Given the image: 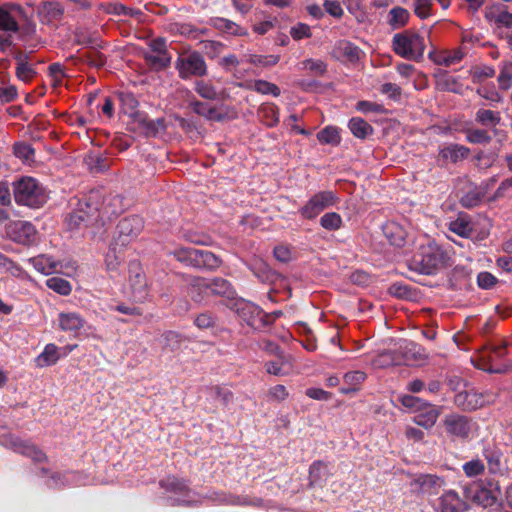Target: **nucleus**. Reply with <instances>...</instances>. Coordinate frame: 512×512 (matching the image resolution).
Returning <instances> with one entry per match:
<instances>
[{
  "mask_svg": "<svg viewBox=\"0 0 512 512\" xmlns=\"http://www.w3.org/2000/svg\"><path fill=\"white\" fill-rule=\"evenodd\" d=\"M449 258L446 252L434 243L423 245L412 256L409 268L421 274H433L447 266Z\"/></svg>",
  "mask_w": 512,
  "mask_h": 512,
  "instance_id": "f257e3e1",
  "label": "nucleus"
},
{
  "mask_svg": "<svg viewBox=\"0 0 512 512\" xmlns=\"http://www.w3.org/2000/svg\"><path fill=\"white\" fill-rule=\"evenodd\" d=\"M393 51L400 57L420 62L425 51V41L422 36L413 30L397 33L392 41Z\"/></svg>",
  "mask_w": 512,
  "mask_h": 512,
  "instance_id": "f03ea898",
  "label": "nucleus"
},
{
  "mask_svg": "<svg viewBox=\"0 0 512 512\" xmlns=\"http://www.w3.org/2000/svg\"><path fill=\"white\" fill-rule=\"evenodd\" d=\"M13 194L16 203L32 208H39L47 201L44 189L32 177H22L14 182Z\"/></svg>",
  "mask_w": 512,
  "mask_h": 512,
  "instance_id": "7ed1b4c3",
  "label": "nucleus"
},
{
  "mask_svg": "<svg viewBox=\"0 0 512 512\" xmlns=\"http://www.w3.org/2000/svg\"><path fill=\"white\" fill-rule=\"evenodd\" d=\"M174 256L180 262L192 265L196 268L217 269L222 260L214 253L195 248H179L174 251Z\"/></svg>",
  "mask_w": 512,
  "mask_h": 512,
  "instance_id": "20e7f679",
  "label": "nucleus"
},
{
  "mask_svg": "<svg viewBox=\"0 0 512 512\" xmlns=\"http://www.w3.org/2000/svg\"><path fill=\"white\" fill-rule=\"evenodd\" d=\"M115 244L122 247L135 241L144 229V220L138 215L121 219L117 225Z\"/></svg>",
  "mask_w": 512,
  "mask_h": 512,
  "instance_id": "39448f33",
  "label": "nucleus"
},
{
  "mask_svg": "<svg viewBox=\"0 0 512 512\" xmlns=\"http://www.w3.org/2000/svg\"><path fill=\"white\" fill-rule=\"evenodd\" d=\"M128 273L131 297L135 302H144L149 295V286L141 264L138 261H132L129 264Z\"/></svg>",
  "mask_w": 512,
  "mask_h": 512,
  "instance_id": "423d86ee",
  "label": "nucleus"
},
{
  "mask_svg": "<svg viewBox=\"0 0 512 512\" xmlns=\"http://www.w3.org/2000/svg\"><path fill=\"white\" fill-rule=\"evenodd\" d=\"M176 69L182 79H188L192 76L202 77L207 74L206 62L199 52H192L179 57L176 61Z\"/></svg>",
  "mask_w": 512,
  "mask_h": 512,
  "instance_id": "0eeeda50",
  "label": "nucleus"
},
{
  "mask_svg": "<svg viewBox=\"0 0 512 512\" xmlns=\"http://www.w3.org/2000/svg\"><path fill=\"white\" fill-rule=\"evenodd\" d=\"M78 205L86 210L89 218L97 222L103 221L105 217L114 213V211L109 210L108 205H105V198L100 190H91L79 201Z\"/></svg>",
  "mask_w": 512,
  "mask_h": 512,
  "instance_id": "6e6552de",
  "label": "nucleus"
},
{
  "mask_svg": "<svg viewBox=\"0 0 512 512\" xmlns=\"http://www.w3.org/2000/svg\"><path fill=\"white\" fill-rule=\"evenodd\" d=\"M336 196L331 191H322L315 194L301 209V214L307 219H313L324 209L336 203Z\"/></svg>",
  "mask_w": 512,
  "mask_h": 512,
  "instance_id": "1a4fd4ad",
  "label": "nucleus"
},
{
  "mask_svg": "<svg viewBox=\"0 0 512 512\" xmlns=\"http://www.w3.org/2000/svg\"><path fill=\"white\" fill-rule=\"evenodd\" d=\"M500 495V491L498 488L488 489L479 485L465 487L464 496L466 499L472 500L474 503L481 505L483 507H492L498 497Z\"/></svg>",
  "mask_w": 512,
  "mask_h": 512,
  "instance_id": "9d476101",
  "label": "nucleus"
},
{
  "mask_svg": "<svg viewBox=\"0 0 512 512\" xmlns=\"http://www.w3.org/2000/svg\"><path fill=\"white\" fill-rule=\"evenodd\" d=\"M131 125L134 131H138L147 137H154L160 131H164L166 128L164 118H159L154 121L148 119L141 113L135 114V118L133 119Z\"/></svg>",
  "mask_w": 512,
  "mask_h": 512,
  "instance_id": "9b49d317",
  "label": "nucleus"
},
{
  "mask_svg": "<svg viewBox=\"0 0 512 512\" xmlns=\"http://www.w3.org/2000/svg\"><path fill=\"white\" fill-rule=\"evenodd\" d=\"M444 483V479L437 475L421 474L411 482V486L420 493L432 495L438 494Z\"/></svg>",
  "mask_w": 512,
  "mask_h": 512,
  "instance_id": "f8f14e48",
  "label": "nucleus"
},
{
  "mask_svg": "<svg viewBox=\"0 0 512 512\" xmlns=\"http://www.w3.org/2000/svg\"><path fill=\"white\" fill-rule=\"evenodd\" d=\"M444 426L447 433L460 438H467L471 430L469 419L457 414L446 416Z\"/></svg>",
  "mask_w": 512,
  "mask_h": 512,
  "instance_id": "ddd939ff",
  "label": "nucleus"
},
{
  "mask_svg": "<svg viewBox=\"0 0 512 512\" xmlns=\"http://www.w3.org/2000/svg\"><path fill=\"white\" fill-rule=\"evenodd\" d=\"M8 234L16 242L28 244L34 240L36 229L25 221H15L8 226Z\"/></svg>",
  "mask_w": 512,
  "mask_h": 512,
  "instance_id": "4468645a",
  "label": "nucleus"
},
{
  "mask_svg": "<svg viewBox=\"0 0 512 512\" xmlns=\"http://www.w3.org/2000/svg\"><path fill=\"white\" fill-rule=\"evenodd\" d=\"M506 355V343L493 346L489 354L482 357V360L487 361V365L483 369L489 373H506L509 370V365L504 363L501 365H495L496 361L502 359Z\"/></svg>",
  "mask_w": 512,
  "mask_h": 512,
  "instance_id": "2eb2a0df",
  "label": "nucleus"
},
{
  "mask_svg": "<svg viewBox=\"0 0 512 512\" xmlns=\"http://www.w3.org/2000/svg\"><path fill=\"white\" fill-rule=\"evenodd\" d=\"M467 509L465 501L458 494L449 490L440 497L438 512H462Z\"/></svg>",
  "mask_w": 512,
  "mask_h": 512,
  "instance_id": "dca6fc26",
  "label": "nucleus"
},
{
  "mask_svg": "<svg viewBox=\"0 0 512 512\" xmlns=\"http://www.w3.org/2000/svg\"><path fill=\"white\" fill-rule=\"evenodd\" d=\"M454 403L463 410H476L483 407V400L477 391H461L454 397Z\"/></svg>",
  "mask_w": 512,
  "mask_h": 512,
  "instance_id": "f3484780",
  "label": "nucleus"
},
{
  "mask_svg": "<svg viewBox=\"0 0 512 512\" xmlns=\"http://www.w3.org/2000/svg\"><path fill=\"white\" fill-rule=\"evenodd\" d=\"M399 356L401 364H411L427 359L428 354L414 342H409L405 346H401L399 349Z\"/></svg>",
  "mask_w": 512,
  "mask_h": 512,
  "instance_id": "a211bd4d",
  "label": "nucleus"
},
{
  "mask_svg": "<svg viewBox=\"0 0 512 512\" xmlns=\"http://www.w3.org/2000/svg\"><path fill=\"white\" fill-rule=\"evenodd\" d=\"M418 412L415 416V422L424 428H431L441 414V407L426 402Z\"/></svg>",
  "mask_w": 512,
  "mask_h": 512,
  "instance_id": "6ab92c4d",
  "label": "nucleus"
},
{
  "mask_svg": "<svg viewBox=\"0 0 512 512\" xmlns=\"http://www.w3.org/2000/svg\"><path fill=\"white\" fill-rule=\"evenodd\" d=\"M12 446L15 451L30 457L35 463H42L47 461L46 454L42 452L37 446L29 442L16 439L12 441Z\"/></svg>",
  "mask_w": 512,
  "mask_h": 512,
  "instance_id": "aec40b11",
  "label": "nucleus"
},
{
  "mask_svg": "<svg viewBox=\"0 0 512 512\" xmlns=\"http://www.w3.org/2000/svg\"><path fill=\"white\" fill-rule=\"evenodd\" d=\"M208 279L202 277H191L187 285V293L194 302H202L208 295Z\"/></svg>",
  "mask_w": 512,
  "mask_h": 512,
  "instance_id": "412c9836",
  "label": "nucleus"
},
{
  "mask_svg": "<svg viewBox=\"0 0 512 512\" xmlns=\"http://www.w3.org/2000/svg\"><path fill=\"white\" fill-rule=\"evenodd\" d=\"M464 57V53L461 49H455L452 51H444L436 53L435 51L429 52V58L437 65H444L446 67L451 66L454 63L461 61Z\"/></svg>",
  "mask_w": 512,
  "mask_h": 512,
  "instance_id": "4be33fe9",
  "label": "nucleus"
},
{
  "mask_svg": "<svg viewBox=\"0 0 512 512\" xmlns=\"http://www.w3.org/2000/svg\"><path fill=\"white\" fill-rule=\"evenodd\" d=\"M338 57L345 59L350 63H357L360 60L361 50L358 46L349 41H340L335 49Z\"/></svg>",
  "mask_w": 512,
  "mask_h": 512,
  "instance_id": "5701e85b",
  "label": "nucleus"
},
{
  "mask_svg": "<svg viewBox=\"0 0 512 512\" xmlns=\"http://www.w3.org/2000/svg\"><path fill=\"white\" fill-rule=\"evenodd\" d=\"M384 234L391 245L401 247L405 243V231L394 222L387 223L384 226Z\"/></svg>",
  "mask_w": 512,
  "mask_h": 512,
  "instance_id": "b1692460",
  "label": "nucleus"
},
{
  "mask_svg": "<svg viewBox=\"0 0 512 512\" xmlns=\"http://www.w3.org/2000/svg\"><path fill=\"white\" fill-rule=\"evenodd\" d=\"M470 154V149L468 147L452 144L440 151V155L442 158L446 160H450L452 163H456L460 160L466 159Z\"/></svg>",
  "mask_w": 512,
  "mask_h": 512,
  "instance_id": "393cba45",
  "label": "nucleus"
},
{
  "mask_svg": "<svg viewBox=\"0 0 512 512\" xmlns=\"http://www.w3.org/2000/svg\"><path fill=\"white\" fill-rule=\"evenodd\" d=\"M401 359L399 350L382 351L372 361V365L376 368H387L393 365H400Z\"/></svg>",
  "mask_w": 512,
  "mask_h": 512,
  "instance_id": "a878e982",
  "label": "nucleus"
},
{
  "mask_svg": "<svg viewBox=\"0 0 512 512\" xmlns=\"http://www.w3.org/2000/svg\"><path fill=\"white\" fill-rule=\"evenodd\" d=\"M410 18L408 10L400 6L392 8L388 13V24L393 29L403 28Z\"/></svg>",
  "mask_w": 512,
  "mask_h": 512,
  "instance_id": "bb28decb",
  "label": "nucleus"
},
{
  "mask_svg": "<svg viewBox=\"0 0 512 512\" xmlns=\"http://www.w3.org/2000/svg\"><path fill=\"white\" fill-rule=\"evenodd\" d=\"M208 287L209 291L213 295L225 296L228 298H232L234 296L232 286L226 279L214 278L213 280H208Z\"/></svg>",
  "mask_w": 512,
  "mask_h": 512,
  "instance_id": "cd10ccee",
  "label": "nucleus"
},
{
  "mask_svg": "<svg viewBox=\"0 0 512 512\" xmlns=\"http://www.w3.org/2000/svg\"><path fill=\"white\" fill-rule=\"evenodd\" d=\"M97 223L96 220L89 218L85 209L80 208L78 205L77 209L74 210L68 219V225L71 229L79 228L82 224L85 226Z\"/></svg>",
  "mask_w": 512,
  "mask_h": 512,
  "instance_id": "c85d7f7f",
  "label": "nucleus"
},
{
  "mask_svg": "<svg viewBox=\"0 0 512 512\" xmlns=\"http://www.w3.org/2000/svg\"><path fill=\"white\" fill-rule=\"evenodd\" d=\"M190 106L196 114L209 120L221 121L223 119V116L214 107H210L206 103L195 100L190 102Z\"/></svg>",
  "mask_w": 512,
  "mask_h": 512,
  "instance_id": "c756f323",
  "label": "nucleus"
},
{
  "mask_svg": "<svg viewBox=\"0 0 512 512\" xmlns=\"http://www.w3.org/2000/svg\"><path fill=\"white\" fill-rule=\"evenodd\" d=\"M145 60L152 69L159 71L170 65L171 57L168 54L146 52Z\"/></svg>",
  "mask_w": 512,
  "mask_h": 512,
  "instance_id": "7c9ffc66",
  "label": "nucleus"
},
{
  "mask_svg": "<svg viewBox=\"0 0 512 512\" xmlns=\"http://www.w3.org/2000/svg\"><path fill=\"white\" fill-rule=\"evenodd\" d=\"M247 88L263 95L272 94L275 97L280 95L279 87L276 84L266 80H253L247 85Z\"/></svg>",
  "mask_w": 512,
  "mask_h": 512,
  "instance_id": "2f4dec72",
  "label": "nucleus"
},
{
  "mask_svg": "<svg viewBox=\"0 0 512 512\" xmlns=\"http://www.w3.org/2000/svg\"><path fill=\"white\" fill-rule=\"evenodd\" d=\"M160 486L167 491L174 493H187L189 488L184 479L177 478L175 476H168L160 481Z\"/></svg>",
  "mask_w": 512,
  "mask_h": 512,
  "instance_id": "473e14b6",
  "label": "nucleus"
},
{
  "mask_svg": "<svg viewBox=\"0 0 512 512\" xmlns=\"http://www.w3.org/2000/svg\"><path fill=\"white\" fill-rule=\"evenodd\" d=\"M466 140L471 144L487 145L491 142L492 137L485 129L468 128L465 130Z\"/></svg>",
  "mask_w": 512,
  "mask_h": 512,
  "instance_id": "72a5a7b5",
  "label": "nucleus"
},
{
  "mask_svg": "<svg viewBox=\"0 0 512 512\" xmlns=\"http://www.w3.org/2000/svg\"><path fill=\"white\" fill-rule=\"evenodd\" d=\"M245 61L257 67L266 68L276 65L279 61V56L247 54L245 55Z\"/></svg>",
  "mask_w": 512,
  "mask_h": 512,
  "instance_id": "f704fd0d",
  "label": "nucleus"
},
{
  "mask_svg": "<svg viewBox=\"0 0 512 512\" xmlns=\"http://www.w3.org/2000/svg\"><path fill=\"white\" fill-rule=\"evenodd\" d=\"M351 132L358 138L364 139L373 132L372 126L362 118H352L349 122Z\"/></svg>",
  "mask_w": 512,
  "mask_h": 512,
  "instance_id": "c9c22d12",
  "label": "nucleus"
},
{
  "mask_svg": "<svg viewBox=\"0 0 512 512\" xmlns=\"http://www.w3.org/2000/svg\"><path fill=\"white\" fill-rule=\"evenodd\" d=\"M262 121L269 127L275 126L279 122V111L274 104H263L259 109Z\"/></svg>",
  "mask_w": 512,
  "mask_h": 512,
  "instance_id": "e433bc0d",
  "label": "nucleus"
},
{
  "mask_svg": "<svg viewBox=\"0 0 512 512\" xmlns=\"http://www.w3.org/2000/svg\"><path fill=\"white\" fill-rule=\"evenodd\" d=\"M60 327L63 330L75 331L83 326V319L75 313L60 314Z\"/></svg>",
  "mask_w": 512,
  "mask_h": 512,
  "instance_id": "4c0bfd02",
  "label": "nucleus"
},
{
  "mask_svg": "<svg viewBox=\"0 0 512 512\" xmlns=\"http://www.w3.org/2000/svg\"><path fill=\"white\" fill-rule=\"evenodd\" d=\"M476 121L477 123L483 125V126H496L500 123L501 117L499 112H494L492 110L488 109H479L476 112Z\"/></svg>",
  "mask_w": 512,
  "mask_h": 512,
  "instance_id": "58836bf2",
  "label": "nucleus"
},
{
  "mask_svg": "<svg viewBox=\"0 0 512 512\" xmlns=\"http://www.w3.org/2000/svg\"><path fill=\"white\" fill-rule=\"evenodd\" d=\"M101 47L102 45L99 43V46H92L87 53L83 54L82 57L87 61L89 65L100 68L105 64L106 58L99 51V48Z\"/></svg>",
  "mask_w": 512,
  "mask_h": 512,
  "instance_id": "ea45409f",
  "label": "nucleus"
},
{
  "mask_svg": "<svg viewBox=\"0 0 512 512\" xmlns=\"http://www.w3.org/2000/svg\"><path fill=\"white\" fill-rule=\"evenodd\" d=\"M317 138L324 144L338 145L340 143L338 129L332 126H327L318 132Z\"/></svg>",
  "mask_w": 512,
  "mask_h": 512,
  "instance_id": "a19ab883",
  "label": "nucleus"
},
{
  "mask_svg": "<svg viewBox=\"0 0 512 512\" xmlns=\"http://www.w3.org/2000/svg\"><path fill=\"white\" fill-rule=\"evenodd\" d=\"M33 266L44 274L53 273L56 270L57 263L44 255L31 259Z\"/></svg>",
  "mask_w": 512,
  "mask_h": 512,
  "instance_id": "79ce46f5",
  "label": "nucleus"
},
{
  "mask_svg": "<svg viewBox=\"0 0 512 512\" xmlns=\"http://www.w3.org/2000/svg\"><path fill=\"white\" fill-rule=\"evenodd\" d=\"M437 85L445 91L457 93L460 90V85L458 84L457 80L450 76L447 71H441L439 73Z\"/></svg>",
  "mask_w": 512,
  "mask_h": 512,
  "instance_id": "37998d69",
  "label": "nucleus"
},
{
  "mask_svg": "<svg viewBox=\"0 0 512 512\" xmlns=\"http://www.w3.org/2000/svg\"><path fill=\"white\" fill-rule=\"evenodd\" d=\"M0 30L16 32L18 30V22L10 11L0 8Z\"/></svg>",
  "mask_w": 512,
  "mask_h": 512,
  "instance_id": "c03bdc74",
  "label": "nucleus"
},
{
  "mask_svg": "<svg viewBox=\"0 0 512 512\" xmlns=\"http://www.w3.org/2000/svg\"><path fill=\"white\" fill-rule=\"evenodd\" d=\"M195 91L202 98L207 100H217L219 98V93L216 91L215 87L204 81H197L195 83Z\"/></svg>",
  "mask_w": 512,
  "mask_h": 512,
  "instance_id": "a18cd8bd",
  "label": "nucleus"
},
{
  "mask_svg": "<svg viewBox=\"0 0 512 512\" xmlns=\"http://www.w3.org/2000/svg\"><path fill=\"white\" fill-rule=\"evenodd\" d=\"M214 26L218 29L224 30L232 35H245L244 31L239 25L231 20L225 18H216Z\"/></svg>",
  "mask_w": 512,
  "mask_h": 512,
  "instance_id": "49530a36",
  "label": "nucleus"
},
{
  "mask_svg": "<svg viewBox=\"0 0 512 512\" xmlns=\"http://www.w3.org/2000/svg\"><path fill=\"white\" fill-rule=\"evenodd\" d=\"M37 360L39 366L54 364L58 360L57 347L54 344H48Z\"/></svg>",
  "mask_w": 512,
  "mask_h": 512,
  "instance_id": "de8ad7c7",
  "label": "nucleus"
},
{
  "mask_svg": "<svg viewBox=\"0 0 512 512\" xmlns=\"http://www.w3.org/2000/svg\"><path fill=\"white\" fill-rule=\"evenodd\" d=\"M46 285L52 289L53 291L61 294V295H68L71 292V285L70 283L60 277H52L49 278L46 281Z\"/></svg>",
  "mask_w": 512,
  "mask_h": 512,
  "instance_id": "09e8293b",
  "label": "nucleus"
},
{
  "mask_svg": "<svg viewBox=\"0 0 512 512\" xmlns=\"http://www.w3.org/2000/svg\"><path fill=\"white\" fill-rule=\"evenodd\" d=\"M321 226L327 230H338L342 225V219L335 212L326 213L321 217Z\"/></svg>",
  "mask_w": 512,
  "mask_h": 512,
  "instance_id": "8fccbe9b",
  "label": "nucleus"
},
{
  "mask_svg": "<svg viewBox=\"0 0 512 512\" xmlns=\"http://www.w3.org/2000/svg\"><path fill=\"white\" fill-rule=\"evenodd\" d=\"M485 470L484 462L480 459H473L463 465V471L468 477H476L483 474Z\"/></svg>",
  "mask_w": 512,
  "mask_h": 512,
  "instance_id": "3c124183",
  "label": "nucleus"
},
{
  "mask_svg": "<svg viewBox=\"0 0 512 512\" xmlns=\"http://www.w3.org/2000/svg\"><path fill=\"white\" fill-rule=\"evenodd\" d=\"M75 41L80 45H87L89 48L92 46H99V42L94 34H90L82 28H77L75 31Z\"/></svg>",
  "mask_w": 512,
  "mask_h": 512,
  "instance_id": "603ef678",
  "label": "nucleus"
},
{
  "mask_svg": "<svg viewBox=\"0 0 512 512\" xmlns=\"http://www.w3.org/2000/svg\"><path fill=\"white\" fill-rule=\"evenodd\" d=\"M512 80V62L503 65L498 76L499 87L502 90H508L511 87Z\"/></svg>",
  "mask_w": 512,
  "mask_h": 512,
  "instance_id": "864d4df0",
  "label": "nucleus"
},
{
  "mask_svg": "<svg viewBox=\"0 0 512 512\" xmlns=\"http://www.w3.org/2000/svg\"><path fill=\"white\" fill-rule=\"evenodd\" d=\"M87 164L95 172H103L107 170L110 163L107 158L102 156L89 155L87 158Z\"/></svg>",
  "mask_w": 512,
  "mask_h": 512,
  "instance_id": "5fc2aeb1",
  "label": "nucleus"
},
{
  "mask_svg": "<svg viewBox=\"0 0 512 512\" xmlns=\"http://www.w3.org/2000/svg\"><path fill=\"white\" fill-rule=\"evenodd\" d=\"M43 11L50 19L54 20L59 19L64 13L63 6L56 1L45 2L43 4Z\"/></svg>",
  "mask_w": 512,
  "mask_h": 512,
  "instance_id": "6e6d98bb",
  "label": "nucleus"
},
{
  "mask_svg": "<svg viewBox=\"0 0 512 512\" xmlns=\"http://www.w3.org/2000/svg\"><path fill=\"white\" fill-rule=\"evenodd\" d=\"M450 230L460 236H465V237L470 236V234L472 232V228H471L469 222H467L463 218H458L457 220L451 222Z\"/></svg>",
  "mask_w": 512,
  "mask_h": 512,
  "instance_id": "4d7b16f0",
  "label": "nucleus"
},
{
  "mask_svg": "<svg viewBox=\"0 0 512 512\" xmlns=\"http://www.w3.org/2000/svg\"><path fill=\"white\" fill-rule=\"evenodd\" d=\"M35 74V70L28 64V62L18 63L16 75L20 80L28 82L35 76Z\"/></svg>",
  "mask_w": 512,
  "mask_h": 512,
  "instance_id": "13d9d810",
  "label": "nucleus"
},
{
  "mask_svg": "<svg viewBox=\"0 0 512 512\" xmlns=\"http://www.w3.org/2000/svg\"><path fill=\"white\" fill-rule=\"evenodd\" d=\"M121 101L124 105L125 113H129L134 119L135 114L139 113L138 111H136V108L138 106V101L136 100V98L132 94L127 93L121 95Z\"/></svg>",
  "mask_w": 512,
  "mask_h": 512,
  "instance_id": "bf43d9fd",
  "label": "nucleus"
},
{
  "mask_svg": "<svg viewBox=\"0 0 512 512\" xmlns=\"http://www.w3.org/2000/svg\"><path fill=\"white\" fill-rule=\"evenodd\" d=\"M123 257L116 251V248H111L105 258V263L107 266V269L109 270H115L118 268L120 263L122 262Z\"/></svg>",
  "mask_w": 512,
  "mask_h": 512,
  "instance_id": "052dcab7",
  "label": "nucleus"
},
{
  "mask_svg": "<svg viewBox=\"0 0 512 512\" xmlns=\"http://www.w3.org/2000/svg\"><path fill=\"white\" fill-rule=\"evenodd\" d=\"M194 323L200 329L211 328L215 325V317L209 312L200 313Z\"/></svg>",
  "mask_w": 512,
  "mask_h": 512,
  "instance_id": "680f3d73",
  "label": "nucleus"
},
{
  "mask_svg": "<svg viewBox=\"0 0 512 512\" xmlns=\"http://www.w3.org/2000/svg\"><path fill=\"white\" fill-rule=\"evenodd\" d=\"M431 0H415L414 12L421 18L425 19L430 15Z\"/></svg>",
  "mask_w": 512,
  "mask_h": 512,
  "instance_id": "e2e57ef3",
  "label": "nucleus"
},
{
  "mask_svg": "<svg viewBox=\"0 0 512 512\" xmlns=\"http://www.w3.org/2000/svg\"><path fill=\"white\" fill-rule=\"evenodd\" d=\"M400 402L404 407L413 408L416 411L421 410L426 404L421 398L412 395H404L401 397Z\"/></svg>",
  "mask_w": 512,
  "mask_h": 512,
  "instance_id": "0e129e2a",
  "label": "nucleus"
},
{
  "mask_svg": "<svg viewBox=\"0 0 512 512\" xmlns=\"http://www.w3.org/2000/svg\"><path fill=\"white\" fill-rule=\"evenodd\" d=\"M324 10L335 18H340L343 15L341 4L337 0H325L323 4Z\"/></svg>",
  "mask_w": 512,
  "mask_h": 512,
  "instance_id": "69168bd1",
  "label": "nucleus"
},
{
  "mask_svg": "<svg viewBox=\"0 0 512 512\" xmlns=\"http://www.w3.org/2000/svg\"><path fill=\"white\" fill-rule=\"evenodd\" d=\"M18 37L22 41H28L33 38L36 33V27L33 23H26L22 26L18 25Z\"/></svg>",
  "mask_w": 512,
  "mask_h": 512,
  "instance_id": "338daca9",
  "label": "nucleus"
},
{
  "mask_svg": "<svg viewBox=\"0 0 512 512\" xmlns=\"http://www.w3.org/2000/svg\"><path fill=\"white\" fill-rule=\"evenodd\" d=\"M49 73L54 79V86H59L62 83V79L66 76L64 67L60 63H53L49 66Z\"/></svg>",
  "mask_w": 512,
  "mask_h": 512,
  "instance_id": "774afa93",
  "label": "nucleus"
}]
</instances>
